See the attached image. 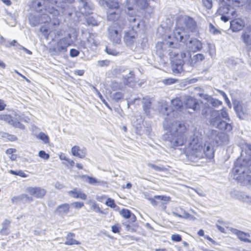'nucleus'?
Segmentation results:
<instances>
[{"instance_id": "dca6fc26", "label": "nucleus", "mask_w": 251, "mask_h": 251, "mask_svg": "<svg viewBox=\"0 0 251 251\" xmlns=\"http://www.w3.org/2000/svg\"><path fill=\"white\" fill-rule=\"evenodd\" d=\"M78 8L82 15L92 13L93 5L88 0H78Z\"/></svg>"}, {"instance_id": "e2e57ef3", "label": "nucleus", "mask_w": 251, "mask_h": 251, "mask_svg": "<svg viewBox=\"0 0 251 251\" xmlns=\"http://www.w3.org/2000/svg\"><path fill=\"white\" fill-rule=\"evenodd\" d=\"M171 239L175 242H180L181 241V236L177 234H172L171 236Z\"/></svg>"}, {"instance_id": "680f3d73", "label": "nucleus", "mask_w": 251, "mask_h": 251, "mask_svg": "<svg viewBox=\"0 0 251 251\" xmlns=\"http://www.w3.org/2000/svg\"><path fill=\"white\" fill-rule=\"evenodd\" d=\"M209 28L210 31L214 34H217L220 33V31L216 29L212 24H209Z\"/></svg>"}, {"instance_id": "0e129e2a", "label": "nucleus", "mask_w": 251, "mask_h": 251, "mask_svg": "<svg viewBox=\"0 0 251 251\" xmlns=\"http://www.w3.org/2000/svg\"><path fill=\"white\" fill-rule=\"evenodd\" d=\"M87 178L88 180V182L90 184H94L96 183H99L100 182L97 180L96 178L87 176Z\"/></svg>"}, {"instance_id": "052dcab7", "label": "nucleus", "mask_w": 251, "mask_h": 251, "mask_svg": "<svg viewBox=\"0 0 251 251\" xmlns=\"http://www.w3.org/2000/svg\"><path fill=\"white\" fill-rule=\"evenodd\" d=\"M115 204L114 200L111 198H108L105 202V204L111 208L114 207Z\"/></svg>"}, {"instance_id": "a878e982", "label": "nucleus", "mask_w": 251, "mask_h": 251, "mask_svg": "<svg viewBox=\"0 0 251 251\" xmlns=\"http://www.w3.org/2000/svg\"><path fill=\"white\" fill-rule=\"evenodd\" d=\"M204 59V56L201 53H198L194 55L193 57L191 58V59H189V65L188 66L189 68H188V69H190V71L192 67H193L197 63L201 62Z\"/></svg>"}, {"instance_id": "cd10ccee", "label": "nucleus", "mask_w": 251, "mask_h": 251, "mask_svg": "<svg viewBox=\"0 0 251 251\" xmlns=\"http://www.w3.org/2000/svg\"><path fill=\"white\" fill-rule=\"evenodd\" d=\"M132 11L128 10V20L130 23V25L132 27V29L134 28H138L140 25L139 20L136 18V16L131 15Z\"/></svg>"}, {"instance_id": "8fccbe9b", "label": "nucleus", "mask_w": 251, "mask_h": 251, "mask_svg": "<svg viewBox=\"0 0 251 251\" xmlns=\"http://www.w3.org/2000/svg\"><path fill=\"white\" fill-rule=\"evenodd\" d=\"M209 102L214 107L219 106L222 104V102L220 100L217 99H213L212 98H211Z\"/></svg>"}, {"instance_id": "4468645a", "label": "nucleus", "mask_w": 251, "mask_h": 251, "mask_svg": "<svg viewBox=\"0 0 251 251\" xmlns=\"http://www.w3.org/2000/svg\"><path fill=\"white\" fill-rule=\"evenodd\" d=\"M186 46L190 51L193 52L198 51L202 48V43L199 39L195 38H189L185 42Z\"/></svg>"}, {"instance_id": "4d7b16f0", "label": "nucleus", "mask_w": 251, "mask_h": 251, "mask_svg": "<svg viewBox=\"0 0 251 251\" xmlns=\"http://www.w3.org/2000/svg\"><path fill=\"white\" fill-rule=\"evenodd\" d=\"M23 195H20L18 196L14 197L12 198L11 201L13 203H18L20 202H22V197Z\"/></svg>"}, {"instance_id": "09e8293b", "label": "nucleus", "mask_w": 251, "mask_h": 251, "mask_svg": "<svg viewBox=\"0 0 251 251\" xmlns=\"http://www.w3.org/2000/svg\"><path fill=\"white\" fill-rule=\"evenodd\" d=\"M236 113L240 119H243L244 112L240 106H237L235 107Z\"/></svg>"}, {"instance_id": "2eb2a0df", "label": "nucleus", "mask_w": 251, "mask_h": 251, "mask_svg": "<svg viewBox=\"0 0 251 251\" xmlns=\"http://www.w3.org/2000/svg\"><path fill=\"white\" fill-rule=\"evenodd\" d=\"M52 0H35L32 2V7L38 12H42L44 10L45 13H48V5L50 4L53 5V3L51 2Z\"/></svg>"}, {"instance_id": "c9c22d12", "label": "nucleus", "mask_w": 251, "mask_h": 251, "mask_svg": "<svg viewBox=\"0 0 251 251\" xmlns=\"http://www.w3.org/2000/svg\"><path fill=\"white\" fill-rule=\"evenodd\" d=\"M11 222L5 219L2 223V228L0 230V233L2 235H6L9 233V227L10 226V224Z\"/></svg>"}, {"instance_id": "ea45409f", "label": "nucleus", "mask_w": 251, "mask_h": 251, "mask_svg": "<svg viewBox=\"0 0 251 251\" xmlns=\"http://www.w3.org/2000/svg\"><path fill=\"white\" fill-rule=\"evenodd\" d=\"M93 89L96 92V93L97 94L99 98L100 99L101 101L103 102V103L109 109L111 110V108L110 107L108 103L107 102V101L105 100L103 98L102 95L100 94V93L98 91V90L95 87H93Z\"/></svg>"}, {"instance_id": "7c9ffc66", "label": "nucleus", "mask_w": 251, "mask_h": 251, "mask_svg": "<svg viewBox=\"0 0 251 251\" xmlns=\"http://www.w3.org/2000/svg\"><path fill=\"white\" fill-rule=\"evenodd\" d=\"M59 7L62 10V14L68 18H70L72 16L73 13L75 11V9L73 6L68 5L67 3H64V5L62 7Z\"/></svg>"}, {"instance_id": "338daca9", "label": "nucleus", "mask_w": 251, "mask_h": 251, "mask_svg": "<svg viewBox=\"0 0 251 251\" xmlns=\"http://www.w3.org/2000/svg\"><path fill=\"white\" fill-rule=\"evenodd\" d=\"M112 231L114 233H119L120 232V226L118 224H115L111 227Z\"/></svg>"}, {"instance_id": "de8ad7c7", "label": "nucleus", "mask_w": 251, "mask_h": 251, "mask_svg": "<svg viewBox=\"0 0 251 251\" xmlns=\"http://www.w3.org/2000/svg\"><path fill=\"white\" fill-rule=\"evenodd\" d=\"M203 5L207 9H210L213 5L212 0H202Z\"/></svg>"}, {"instance_id": "a19ab883", "label": "nucleus", "mask_w": 251, "mask_h": 251, "mask_svg": "<svg viewBox=\"0 0 251 251\" xmlns=\"http://www.w3.org/2000/svg\"><path fill=\"white\" fill-rule=\"evenodd\" d=\"M37 137L42 140L45 144L48 143L49 142V136L44 132H41L39 133V134L37 136Z\"/></svg>"}, {"instance_id": "4c0bfd02", "label": "nucleus", "mask_w": 251, "mask_h": 251, "mask_svg": "<svg viewBox=\"0 0 251 251\" xmlns=\"http://www.w3.org/2000/svg\"><path fill=\"white\" fill-rule=\"evenodd\" d=\"M40 19H39L38 18L35 17L34 15H31L29 16V21L30 23V24L32 26H35L37 25L40 22L42 23L41 22V18H40Z\"/></svg>"}, {"instance_id": "b1692460", "label": "nucleus", "mask_w": 251, "mask_h": 251, "mask_svg": "<svg viewBox=\"0 0 251 251\" xmlns=\"http://www.w3.org/2000/svg\"><path fill=\"white\" fill-rule=\"evenodd\" d=\"M241 39L246 45H251V25L246 27L243 30Z\"/></svg>"}, {"instance_id": "864d4df0", "label": "nucleus", "mask_w": 251, "mask_h": 251, "mask_svg": "<svg viewBox=\"0 0 251 251\" xmlns=\"http://www.w3.org/2000/svg\"><path fill=\"white\" fill-rule=\"evenodd\" d=\"M38 155L41 158L45 159V160H48L50 158V155L48 153H47L45 151H39Z\"/></svg>"}, {"instance_id": "a211bd4d", "label": "nucleus", "mask_w": 251, "mask_h": 251, "mask_svg": "<svg viewBox=\"0 0 251 251\" xmlns=\"http://www.w3.org/2000/svg\"><path fill=\"white\" fill-rule=\"evenodd\" d=\"M0 120L4 121L13 126L21 129H24L25 128L24 125L22 124L20 122L16 121L15 117L13 118L10 115L0 114Z\"/></svg>"}, {"instance_id": "9d476101", "label": "nucleus", "mask_w": 251, "mask_h": 251, "mask_svg": "<svg viewBox=\"0 0 251 251\" xmlns=\"http://www.w3.org/2000/svg\"><path fill=\"white\" fill-rule=\"evenodd\" d=\"M59 15L58 11L53 6L50 7L49 5L47 13H43L41 15V22L42 23L51 22L54 25H58L59 24V20L57 18Z\"/></svg>"}, {"instance_id": "58836bf2", "label": "nucleus", "mask_w": 251, "mask_h": 251, "mask_svg": "<svg viewBox=\"0 0 251 251\" xmlns=\"http://www.w3.org/2000/svg\"><path fill=\"white\" fill-rule=\"evenodd\" d=\"M74 0H52V1H51L54 4L56 5L57 7H62L64 5V3H71Z\"/></svg>"}, {"instance_id": "423d86ee", "label": "nucleus", "mask_w": 251, "mask_h": 251, "mask_svg": "<svg viewBox=\"0 0 251 251\" xmlns=\"http://www.w3.org/2000/svg\"><path fill=\"white\" fill-rule=\"evenodd\" d=\"M172 108H170L167 103H163L160 108V112L170 118H175L178 116L179 112L184 108L182 101L179 98H176L171 100Z\"/></svg>"}, {"instance_id": "c756f323", "label": "nucleus", "mask_w": 251, "mask_h": 251, "mask_svg": "<svg viewBox=\"0 0 251 251\" xmlns=\"http://www.w3.org/2000/svg\"><path fill=\"white\" fill-rule=\"evenodd\" d=\"M69 211L70 205L68 203H64L58 206L55 212L63 216L68 214Z\"/></svg>"}, {"instance_id": "1a4fd4ad", "label": "nucleus", "mask_w": 251, "mask_h": 251, "mask_svg": "<svg viewBox=\"0 0 251 251\" xmlns=\"http://www.w3.org/2000/svg\"><path fill=\"white\" fill-rule=\"evenodd\" d=\"M73 43L72 40L71 34H68L67 36L60 39L53 46L52 51L54 55H58L61 52L67 51L68 47L71 46Z\"/></svg>"}, {"instance_id": "ddd939ff", "label": "nucleus", "mask_w": 251, "mask_h": 251, "mask_svg": "<svg viewBox=\"0 0 251 251\" xmlns=\"http://www.w3.org/2000/svg\"><path fill=\"white\" fill-rule=\"evenodd\" d=\"M214 151L213 148L210 145H204V148L200 150L199 151L195 153V160L196 159H201L204 157L211 159L214 157ZM195 160L194 161H195Z\"/></svg>"}, {"instance_id": "6e6552de", "label": "nucleus", "mask_w": 251, "mask_h": 251, "mask_svg": "<svg viewBox=\"0 0 251 251\" xmlns=\"http://www.w3.org/2000/svg\"><path fill=\"white\" fill-rule=\"evenodd\" d=\"M188 144L192 150L190 159L195 161V153L202 148V136L199 132H196L191 136Z\"/></svg>"}, {"instance_id": "37998d69", "label": "nucleus", "mask_w": 251, "mask_h": 251, "mask_svg": "<svg viewBox=\"0 0 251 251\" xmlns=\"http://www.w3.org/2000/svg\"><path fill=\"white\" fill-rule=\"evenodd\" d=\"M246 236H249V235L243 231H241L240 233L238 234V237L241 241H244L245 242L251 243V241L247 238Z\"/></svg>"}, {"instance_id": "9b49d317", "label": "nucleus", "mask_w": 251, "mask_h": 251, "mask_svg": "<svg viewBox=\"0 0 251 251\" xmlns=\"http://www.w3.org/2000/svg\"><path fill=\"white\" fill-rule=\"evenodd\" d=\"M217 13L221 16V19L225 22L237 16L235 9L229 5L221 6L218 9Z\"/></svg>"}, {"instance_id": "f257e3e1", "label": "nucleus", "mask_w": 251, "mask_h": 251, "mask_svg": "<svg viewBox=\"0 0 251 251\" xmlns=\"http://www.w3.org/2000/svg\"><path fill=\"white\" fill-rule=\"evenodd\" d=\"M166 130L169 131V134L165 136L166 145L172 148L183 145L186 142L185 130L186 127L182 123L174 121L169 123L166 122L163 124Z\"/></svg>"}, {"instance_id": "79ce46f5", "label": "nucleus", "mask_w": 251, "mask_h": 251, "mask_svg": "<svg viewBox=\"0 0 251 251\" xmlns=\"http://www.w3.org/2000/svg\"><path fill=\"white\" fill-rule=\"evenodd\" d=\"M124 95L122 92H116L111 95L112 99L118 101L124 98Z\"/></svg>"}, {"instance_id": "412c9836", "label": "nucleus", "mask_w": 251, "mask_h": 251, "mask_svg": "<svg viewBox=\"0 0 251 251\" xmlns=\"http://www.w3.org/2000/svg\"><path fill=\"white\" fill-rule=\"evenodd\" d=\"M136 36L137 33L133 29L125 32L124 40L126 45L127 46L132 45L135 41Z\"/></svg>"}, {"instance_id": "20e7f679", "label": "nucleus", "mask_w": 251, "mask_h": 251, "mask_svg": "<svg viewBox=\"0 0 251 251\" xmlns=\"http://www.w3.org/2000/svg\"><path fill=\"white\" fill-rule=\"evenodd\" d=\"M171 55H174L178 61L174 62L175 65L173 67V71L175 73H180L181 71L189 72L188 67L189 59H191V54L190 51H183L179 53L176 51L172 52Z\"/></svg>"}, {"instance_id": "f03ea898", "label": "nucleus", "mask_w": 251, "mask_h": 251, "mask_svg": "<svg viewBox=\"0 0 251 251\" xmlns=\"http://www.w3.org/2000/svg\"><path fill=\"white\" fill-rule=\"evenodd\" d=\"M197 23L192 18L186 15H180L176 19V27L173 36L177 41L185 42L190 38L189 32H197Z\"/></svg>"}, {"instance_id": "603ef678", "label": "nucleus", "mask_w": 251, "mask_h": 251, "mask_svg": "<svg viewBox=\"0 0 251 251\" xmlns=\"http://www.w3.org/2000/svg\"><path fill=\"white\" fill-rule=\"evenodd\" d=\"M22 202L26 203L29 202L33 201V199L31 197L28 196L27 194H22Z\"/></svg>"}, {"instance_id": "bb28decb", "label": "nucleus", "mask_w": 251, "mask_h": 251, "mask_svg": "<svg viewBox=\"0 0 251 251\" xmlns=\"http://www.w3.org/2000/svg\"><path fill=\"white\" fill-rule=\"evenodd\" d=\"M68 193L70 196L74 198H80L83 200L87 199L86 195L77 188H74L73 190L69 191Z\"/></svg>"}, {"instance_id": "e433bc0d", "label": "nucleus", "mask_w": 251, "mask_h": 251, "mask_svg": "<svg viewBox=\"0 0 251 251\" xmlns=\"http://www.w3.org/2000/svg\"><path fill=\"white\" fill-rule=\"evenodd\" d=\"M154 198L157 200L158 201H159V205H164L167 203V202L170 201V198L169 197L163 195L154 196Z\"/></svg>"}, {"instance_id": "4be33fe9", "label": "nucleus", "mask_w": 251, "mask_h": 251, "mask_svg": "<svg viewBox=\"0 0 251 251\" xmlns=\"http://www.w3.org/2000/svg\"><path fill=\"white\" fill-rule=\"evenodd\" d=\"M185 106L187 108H190L196 111L199 109L200 105L197 100L191 97L187 96L185 101Z\"/></svg>"}, {"instance_id": "5701e85b", "label": "nucleus", "mask_w": 251, "mask_h": 251, "mask_svg": "<svg viewBox=\"0 0 251 251\" xmlns=\"http://www.w3.org/2000/svg\"><path fill=\"white\" fill-rule=\"evenodd\" d=\"M244 27V22L241 19L238 18L230 22V28L234 32L241 30Z\"/></svg>"}, {"instance_id": "f3484780", "label": "nucleus", "mask_w": 251, "mask_h": 251, "mask_svg": "<svg viewBox=\"0 0 251 251\" xmlns=\"http://www.w3.org/2000/svg\"><path fill=\"white\" fill-rule=\"evenodd\" d=\"M121 34L115 26H111L108 29V38L113 44H119L121 41Z\"/></svg>"}, {"instance_id": "6ab92c4d", "label": "nucleus", "mask_w": 251, "mask_h": 251, "mask_svg": "<svg viewBox=\"0 0 251 251\" xmlns=\"http://www.w3.org/2000/svg\"><path fill=\"white\" fill-rule=\"evenodd\" d=\"M25 192L36 198H42L46 194V191L40 187H28Z\"/></svg>"}, {"instance_id": "69168bd1", "label": "nucleus", "mask_w": 251, "mask_h": 251, "mask_svg": "<svg viewBox=\"0 0 251 251\" xmlns=\"http://www.w3.org/2000/svg\"><path fill=\"white\" fill-rule=\"evenodd\" d=\"M71 204L75 208H81L84 205L83 203L81 202H73Z\"/></svg>"}, {"instance_id": "49530a36", "label": "nucleus", "mask_w": 251, "mask_h": 251, "mask_svg": "<svg viewBox=\"0 0 251 251\" xmlns=\"http://www.w3.org/2000/svg\"><path fill=\"white\" fill-rule=\"evenodd\" d=\"M15 116L16 121L18 122L24 121L27 122L29 120L27 117H25L23 114H15Z\"/></svg>"}, {"instance_id": "f8f14e48", "label": "nucleus", "mask_w": 251, "mask_h": 251, "mask_svg": "<svg viewBox=\"0 0 251 251\" xmlns=\"http://www.w3.org/2000/svg\"><path fill=\"white\" fill-rule=\"evenodd\" d=\"M208 111H209L210 113V119L209 120L210 124L211 126L216 127L222 120L221 119L220 111L213 110L209 107H205L202 110V114L203 115H206Z\"/></svg>"}, {"instance_id": "c85d7f7f", "label": "nucleus", "mask_w": 251, "mask_h": 251, "mask_svg": "<svg viewBox=\"0 0 251 251\" xmlns=\"http://www.w3.org/2000/svg\"><path fill=\"white\" fill-rule=\"evenodd\" d=\"M120 214L124 218L129 219L131 223L134 222L136 220L135 215L128 209L124 208L120 211Z\"/></svg>"}, {"instance_id": "bf43d9fd", "label": "nucleus", "mask_w": 251, "mask_h": 251, "mask_svg": "<svg viewBox=\"0 0 251 251\" xmlns=\"http://www.w3.org/2000/svg\"><path fill=\"white\" fill-rule=\"evenodd\" d=\"M79 54V51L75 49H72L70 50V55L72 57H75Z\"/></svg>"}, {"instance_id": "f704fd0d", "label": "nucleus", "mask_w": 251, "mask_h": 251, "mask_svg": "<svg viewBox=\"0 0 251 251\" xmlns=\"http://www.w3.org/2000/svg\"><path fill=\"white\" fill-rule=\"evenodd\" d=\"M75 236V234L73 233H69L67 234L66 239V241L65 244L66 245H79L80 243L78 241L73 239Z\"/></svg>"}, {"instance_id": "6e6d98bb", "label": "nucleus", "mask_w": 251, "mask_h": 251, "mask_svg": "<svg viewBox=\"0 0 251 251\" xmlns=\"http://www.w3.org/2000/svg\"><path fill=\"white\" fill-rule=\"evenodd\" d=\"M93 35H90L87 39V42L92 46H97L98 45L97 42L93 38Z\"/></svg>"}, {"instance_id": "774afa93", "label": "nucleus", "mask_w": 251, "mask_h": 251, "mask_svg": "<svg viewBox=\"0 0 251 251\" xmlns=\"http://www.w3.org/2000/svg\"><path fill=\"white\" fill-rule=\"evenodd\" d=\"M200 96L203 99L206 100L208 102H209V101L211 99V97L207 94H200Z\"/></svg>"}, {"instance_id": "13d9d810", "label": "nucleus", "mask_w": 251, "mask_h": 251, "mask_svg": "<svg viewBox=\"0 0 251 251\" xmlns=\"http://www.w3.org/2000/svg\"><path fill=\"white\" fill-rule=\"evenodd\" d=\"M221 118H223V119H225L226 120H230L228 115L227 112L224 109H223L221 111H220Z\"/></svg>"}, {"instance_id": "0eeeda50", "label": "nucleus", "mask_w": 251, "mask_h": 251, "mask_svg": "<svg viewBox=\"0 0 251 251\" xmlns=\"http://www.w3.org/2000/svg\"><path fill=\"white\" fill-rule=\"evenodd\" d=\"M207 137L218 146H225L229 143V136L227 134L219 132L214 129H210L206 133Z\"/></svg>"}, {"instance_id": "a18cd8bd", "label": "nucleus", "mask_w": 251, "mask_h": 251, "mask_svg": "<svg viewBox=\"0 0 251 251\" xmlns=\"http://www.w3.org/2000/svg\"><path fill=\"white\" fill-rule=\"evenodd\" d=\"M111 88L113 91L121 90L123 88V85L116 81H113L111 85Z\"/></svg>"}, {"instance_id": "473e14b6", "label": "nucleus", "mask_w": 251, "mask_h": 251, "mask_svg": "<svg viewBox=\"0 0 251 251\" xmlns=\"http://www.w3.org/2000/svg\"><path fill=\"white\" fill-rule=\"evenodd\" d=\"M216 127L226 132H229L232 130V126L231 124L223 120H221Z\"/></svg>"}, {"instance_id": "aec40b11", "label": "nucleus", "mask_w": 251, "mask_h": 251, "mask_svg": "<svg viewBox=\"0 0 251 251\" xmlns=\"http://www.w3.org/2000/svg\"><path fill=\"white\" fill-rule=\"evenodd\" d=\"M135 4L142 9L147 7L148 4L147 0H126V6L128 11H133V6Z\"/></svg>"}, {"instance_id": "72a5a7b5", "label": "nucleus", "mask_w": 251, "mask_h": 251, "mask_svg": "<svg viewBox=\"0 0 251 251\" xmlns=\"http://www.w3.org/2000/svg\"><path fill=\"white\" fill-rule=\"evenodd\" d=\"M143 108L145 113L148 116H150L151 101L149 98H144L142 100Z\"/></svg>"}, {"instance_id": "39448f33", "label": "nucleus", "mask_w": 251, "mask_h": 251, "mask_svg": "<svg viewBox=\"0 0 251 251\" xmlns=\"http://www.w3.org/2000/svg\"><path fill=\"white\" fill-rule=\"evenodd\" d=\"M112 2H110L109 5H113L114 2L118 4L117 6L114 7L112 5H102L99 3V4L102 7L108 8L109 9L107 13L108 20L113 22H116L117 21V22L115 23L113 26L117 27V26L119 25V28L122 29L123 28V26L125 25V22H126V21L125 19L123 20L120 10L119 9V4L118 2L116 0H112Z\"/></svg>"}, {"instance_id": "2f4dec72", "label": "nucleus", "mask_w": 251, "mask_h": 251, "mask_svg": "<svg viewBox=\"0 0 251 251\" xmlns=\"http://www.w3.org/2000/svg\"><path fill=\"white\" fill-rule=\"evenodd\" d=\"M236 199L248 204H251V196L244 192H238L236 195Z\"/></svg>"}, {"instance_id": "393cba45", "label": "nucleus", "mask_w": 251, "mask_h": 251, "mask_svg": "<svg viewBox=\"0 0 251 251\" xmlns=\"http://www.w3.org/2000/svg\"><path fill=\"white\" fill-rule=\"evenodd\" d=\"M71 151L73 155L77 156L80 158H83L86 154L85 148H80L79 146H75L72 148Z\"/></svg>"}, {"instance_id": "c03bdc74", "label": "nucleus", "mask_w": 251, "mask_h": 251, "mask_svg": "<svg viewBox=\"0 0 251 251\" xmlns=\"http://www.w3.org/2000/svg\"><path fill=\"white\" fill-rule=\"evenodd\" d=\"M148 166L151 168L152 169H154L156 171L160 172L165 170V168L162 166H157L156 165L151 164V163H148L147 164Z\"/></svg>"}, {"instance_id": "3c124183", "label": "nucleus", "mask_w": 251, "mask_h": 251, "mask_svg": "<svg viewBox=\"0 0 251 251\" xmlns=\"http://www.w3.org/2000/svg\"><path fill=\"white\" fill-rule=\"evenodd\" d=\"M92 209L94 210L96 212H99L100 213H103V212L101 210L99 205L94 201L91 202Z\"/></svg>"}, {"instance_id": "5fc2aeb1", "label": "nucleus", "mask_w": 251, "mask_h": 251, "mask_svg": "<svg viewBox=\"0 0 251 251\" xmlns=\"http://www.w3.org/2000/svg\"><path fill=\"white\" fill-rule=\"evenodd\" d=\"M176 81H177V80L176 79L172 78H169L163 79L162 80V82L166 85H170V84L175 83Z\"/></svg>"}, {"instance_id": "7ed1b4c3", "label": "nucleus", "mask_w": 251, "mask_h": 251, "mask_svg": "<svg viewBox=\"0 0 251 251\" xmlns=\"http://www.w3.org/2000/svg\"><path fill=\"white\" fill-rule=\"evenodd\" d=\"M248 168L246 161L237 159L233 169V178L241 185L251 187V176L247 174Z\"/></svg>"}]
</instances>
